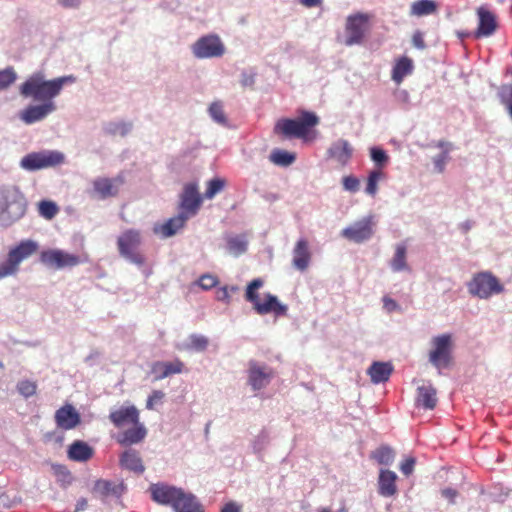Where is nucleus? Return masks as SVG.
I'll use <instances>...</instances> for the list:
<instances>
[{
  "label": "nucleus",
  "mask_w": 512,
  "mask_h": 512,
  "mask_svg": "<svg viewBox=\"0 0 512 512\" xmlns=\"http://www.w3.org/2000/svg\"><path fill=\"white\" fill-rule=\"evenodd\" d=\"M227 248L230 254L239 256L246 252L247 242L241 237H230L227 239Z\"/></svg>",
  "instance_id": "39"
},
{
  "label": "nucleus",
  "mask_w": 512,
  "mask_h": 512,
  "mask_svg": "<svg viewBox=\"0 0 512 512\" xmlns=\"http://www.w3.org/2000/svg\"><path fill=\"white\" fill-rule=\"evenodd\" d=\"M126 486L123 481H110L100 479L94 484V493L103 500H120L125 493Z\"/></svg>",
  "instance_id": "14"
},
{
  "label": "nucleus",
  "mask_w": 512,
  "mask_h": 512,
  "mask_svg": "<svg viewBox=\"0 0 512 512\" xmlns=\"http://www.w3.org/2000/svg\"><path fill=\"white\" fill-rule=\"evenodd\" d=\"M238 291V287L236 286H224L221 288H218L216 290V299L218 301L226 302L228 303L230 301L231 293H235Z\"/></svg>",
  "instance_id": "51"
},
{
  "label": "nucleus",
  "mask_w": 512,
  "mask_h": 512,
  "mask_svg": "<svg viewBox=\"0 0 512 512\" xmlns=\"http://www.w3.org/2000/svg\"><path fill=\"white\" fill-rule=\"evenodd\" d=\"M264 285V281L261 278L253 279L246 288L245 291V299L247 302L251 303L253 309L256 310V307L261 302V298L259 296L258 290L262 288Z\"/></svg>",
  "instance_id": "34"
},
{
  "label": "nucleus",
  "mask_w": 512,
  "mask_h": 512,
  "mask_svg": "<svg viewBox=\"0 0 512 512\" xmlns=\"http://www.w3.org/2000/svg\"><path fill=\"white\" fill-rule=\"evenodd\" d=\"M209 113L215 122L221 125L227 124V118L221 102H213L209 107Z\"/></svg>",
  "instance_id": "41"
},
{
  "label": "nucleus",
  "mask_w": 512,
  "mask_h": 512,
  "mask_svg": "<svg viewBox=\"0 0 512 512\" xmlns=\"http://www.w3.org/2000/svg\"><path fill=\"white\" fill-rule=\"evenodd\" d=\"M133 427L125 430L118 437L121 445H132L141 442L147 434L145 426L138 421V424H132Z\"/></svg>",
  "instance_id": "27"
},
{
  "label": "nucleus",
  "mask_w": 512,
  "mask_h": 512,
  "mask_svg": "<svg viewBox=\"0 0 512 512\" xmlns=\"http://www.w3.org/2000/svg\"><path fill=\"white\" fill-rule=\"evenodd\" d=\"M375 218L373 215L366 216L341 231V236L353 243H363L374 235Z\"/></svg>",
  "instance_id": "9"
},
{
  "label": "nucleus",
  "mask_w": 512,
  "mask_h": 512,
  "mask_svg": "<svg viewBox=\"0 0 512 512\" xmlns=\"http://www.w3.org/2000/svg\"><path fill=\"white\" fill-rule=\"evenodd\" d=\"M209 340L206 336L201 334H191L188 337V343L184 345L187 350H194L197 352H203L207 349Z\"/></svg>",
  "instance_id": "37"
},
{
  "label": "nucleus",
  "mask_w": 512,
  "mask_h": 512,
  "mask_svg": "<svg viewBox=\"0 0 512 512\" xmlns=\"http://www.w3.org/2000/svg\"><path fill=\"white\" fill-rule=\"evenodd\" d=\"M393 372V366L389 362L375 361L368 368V375L374 384L384 383L389 380Z\"/></svg>",
  "instance_id": "26"
},
{
  "label": "nucleus",
  "mask_w": 512,
  "mask_h": 512,
  "mask_svg": "<svg viewBox=\"0 0 512 512\" xmlns=\"http://www.w3.org/2000/svg\"><path fill=\"white\" fill-rule=\"evenodd\" d=\"M94 449L85 441L76 440L70 444L67 456L70 460L84 463L92 458Z\"/></svg>",
  "instance_id": "23"
},
{
  "label": "nucleus",
  "mask_w": 512,
  "mask_h": 512,
  "mask_svg": "<svg viewBox=\"0 0 512 512\" xmlns=\"http://www.w3.org/2000/svg\"><path fill=\"white\" fill-rule=\"evenodd\" d=\"M150 492L155 502L161 505H169L174 509L175 503L182 496L184 490L175 486L157 483L150 486Z\"/></svg>",
  "instance_id": "12"
},
{
  "label": "nucleus",
  "mask_w": 512,
  "mask_h": 512,
  "mask_svg": "<svg viewBox=\"0 0 512 512\" xmlns=\"http://www.w3.org/2000/svg\"><path fill=\"white\" fill-rule=\"evenodd\" d=\"M311 261L309 243L306 239H299L293 249V266L299 271H305Z\"/></svg>",
  "instance_id": "20"
},
{
  "label": "nucleus",
  "mask_w": 512,
  "mask_h": 512,
  "mask_svg": "<svg viewBox=\"0 0 512 512\" xmlns=\"http://www.w3.org/2000/svg\"><path fill=\"white\" fill-rule=\"evenodd\" d=\"M88 261V255L86 253H82L79 255H70L66 253V266H75L80 263H84Z\"/></svg>",
  "instance_id": "55"
},
{
  "label": "nucleus",
  "mask_w": 512,
  "mask_h": 512,
  "mask_svg": "<svg viewBox=\"0 0 512 512\" xmlns=\"http://www.w3.org/2000/svg\"><path fill=\"white\" fill-rule=\"evenodd\" d=\"M448 151H443L440 155L434 157L433 163L435 170L438 173H442L445 170V165L448 160Z\"/></svg>",
  "instance_id": "54"
},
{
  "label": "nucleus",
  "mask_w": 512,
  "mask_h": 512,
  "mask_svg": "<svg viewBox=\"0 0 512 512\" xmlns=\"http://www.w3.org/2000/svg\"><path fill=\"white\" fill-rule=\"evenodd\" d=\"M259 315L272 314L275 317H286L288 306L279 301V299L267 293L261 300L260 304L257 305L255 310Z\"/></svg>",
  "instance_id": "15"
},
{
  "label": "nucleus",
  "mask_w": 512,
  "mask_h": 512,
  "mask_svg": "<svg viewBox=\"0 0 512 512\" xmlns=\"http://www.w3.org/2000/svg\"><path fill=\"white\" fill-rule=\"evenodd\" d=\"M55 418L59 426L64 425V407H60L56 411Z\"/></svg>",
  "instance_id": "64"
},
{
  "label": "nucleus",
  "mask_w": 512,
  "mask_h": 512,
  "mask_svg": "<svg viewBox=\"0 0 512 512\" xmlns=\"http://www.w3.org/2000/svg\"><path fill=\"white\" fill-rule=\"evenodd\" d=\"M413 68V61L407 56H402L396 61L392 69V80L400 84L406 76L413 72Z\"/></svg>",
  "instance_id": "30"
},
{
  "label": "nucleus",
  "mask_w": 512,
  "mask_h": 512,
  "mask_svg": "<svg viewBox=\"0 0 512 512\" xmlns=\"http://www.w3.org/2000/svg\"><path fill=\"white\" fill-rule=\"evenodd\" d=\"M498 96L501 104H503L505 107H509L510 105H512V85H502L499 88Z\"/></svg>",
  "instance_id": "49"
},
{
  "label": "nucleus",
  "mask_w": 512,
  "mask_h": 512,
  "mask_svg": "<svg viewBox=\"0 0 512 512\" xmlns=\"http://www.w3.org/2000/svg\"><path fill=\"white\" fill-rule=\"evenodd\" d=\"M221 512H240V507L234 502H229L223 507Z\"/></svg>",
  "instance_id": "62"
},
{
  "label": "nucleus",
  "mask_w": 512,
  "mask_h": 512,
  "mask_svg": "<svg viewBox=\"0 0 512 512\" xmlns=\"http://www.w3.org/2000/svg\"><path fill=\"white\" fill-rule=\"evenodd\" d=\"M383 307L387 312H393L399 309L397 302L388 296L383 297Z\"/></svg>",
  "instance_id": "59"
},
{
  "label": "nucleus",
  "mask_w": 512,
  "mask_h": 512,
  "mask_svg": "<svg viewBox=\"0 0 512 512\" xmlns=\"http://www.w3.org/2000/svg\"><path fill=\"white\" fill-rule=\"evenodd\" d=\"M467 289L470 295L485 300L494 295L501 294L505 290L500 279L490 271H482L474 274L467 283Z\"/></svg>",
  "instance_id": "3"
},
{
  "label": "nucleus",
  "mask_w": 512,
  "mask_h": 512,
  "mask_svg": "<svg viewBox=\"0 0 512 512\" xmlns=\"http://www.w3.org/2000/svg\"><path fill=\"white\" fill-rule=\"evenodd\" d=\"M391 268L395 272L410 270L406 263V247L404 245H397L395 254L391 260Z\"/></svg>",
  "instance_id": "36"
},
{
  "label": "nucleus",
  "mask_w": 512,
  "mask_h": 512,
  "mask_svg": "<svg viewBox=\"0 0 512 512\" xmlns=\"http://www.w3.org/2000/svg\"><path fill=\"white\" fill-rule=\"evenodd\" d=\"M477 14L479 17V24L475 32V38L491 36L497 28L494 14L484 8H479Z\"/></svg>",
  "instance_id": "21"
},
{
  "label": "nucleus",
  "mask_w": 512,
  "mask_h": 512,
  "mask_svg": "<svg viewBox=\"0 0 512 512\" xmlns=\"http://www.w3.org/2000/svg\"><path fill=\"white\" fill-rule=\"evenodd\" d=\"M342 184L345 190L356 192L359 189L360 182L355 176L349 175L343 177Z\"/></svg>",
  "instance_id": "53"
},
{
  "label": "nucleus",
  "mask_w": 512,
  "mask_h": 512,
  "mask_svg": "<svg viewBox=\"0 0 512 512\" xmlns=\"http://www.w3.org/2000/svg\"><path fill=\"white\" fill-rule=\"evenodd\" d=\"M384 178V173L380 169H376L370 172L367 178L366 193L375 196L378 190L379 180Z\"/></svg>",
  "instance_id": "40"
},
{
  "label": "nucleus",
  "mask_w": 512,
  "mask_h": 512,
  "mask_svg": "<svg viewBox=\"0 0 512 512\" xmlns=\"http://www.w3.org/2000/svg\"><path fill=\"white\" fill-rule=\"evenodd\" d=\"M416 403L425 409L435 408L437 404L436 389L430 382L418 386Z\"/></svg>",
  "instance_id": "24"
},
{
  "label": "nucleus",
  "mask_w": 512,
  "mask_h": 512,
  "mask_svg": "<svg viewBox=\"0 0 512 512\" xmlns=\"http://www.w3.org/2000/svg\"><path fill=\"white\" fill-rule=\"evenodd\" d=\"M368 18L363 14L349 16L346 22L345 44L352 46L363 41Z\"/></svg>",
  "instance_id": "13"
},
{
  "label": "nucleus",
  "mask_w": 512,
  "mask_h": 512,
  "mask_svg": "<svg viewBox=\"0 0 512 512\" xmlns=\"http://www.w3.org/2000/svg\"><path fill=\"white\" fill-rule=\"evenodd\" d=\"M188 219L185 215L179 213L177 216L170 218L167 220L159 229V232L164 237H171L176 234L181 228L184 227L186 221Z\"/></svg>",
  "instance_id": "32"
},
{
  "label": "nucleus",
  "mask_w": 512,
  "mask_h": 512,
  "mask_svg": "<svg viewBox=\"0 0 512 512\" xmlns=\"http://www.w3.org/2000/svg\"><path fill=\"white\" fill-rule=\"evenodd\" d=\"M192 52L199 59L216 58L224 54L225 47L219 36L207 35L199 38L194 43Z\"/></svg>",
  "instance_id": "10"
},
{
  "label": "nucleus",
  "mask_w": 512,
  "mask_h": 512,
  "mask_svg": "<svg viewBox=\"0 0 512 512\" xmlns=\"http://www.w3.org/2000/svg\"><path fill=\"white\" fill-rule=\"evenodd\" d=\"M120 463L123 468L138 474L143 473L145 470L139 453L132 449L125 451L121 455Z\"/></svg>",
  "instance_id": "29"
},
{
  "label": "nucleus",
  "mask_w": 512,
  "mask_h": 512,
  "mask_svg": "<svg viewBox=\"0 0 512 512\" xmlns=\"http://www.w3.org/2000/svg\"><path fill=\"white\" fill-rule=\"evenodd\" d=\"M16 78L17 75L12 67L0 70V91L13 84Z\"/></svg>",
  "instance_id": "46"
},
{
  "label": "nucleus",
  "mask_w": 512,
  "mask_h": 512,
  "mask_svg": "<svg viewBox=\"0 0 512 512\" xmlns=\"http://www.w3.org/2000/svg\"><path fill=\"white\" fill-rule=\"evenodd\" d=\"M269 159L275 165L286 167L295 161L296 156L294 153H290L286 150L274 149L271 152Z\"/></svg>",
  "instance_id": "35"
},
{
  "label": "nucleus",
  "mask_w": 512,
  "mask_h": 512,
  "mask_svg": "<svg viewBox=\"0 0 512 512\" xmlns=\"http://www.w3.org/2000/svg\"><path fill=\"white\" fill-rule=\"evenodd\" d=\"M225 186V180L220 178H214L207 184V189L204 193V197L212 199L217 193H219Z\"/></svg>",
  "instance_id": "44"
},
{
  "label": "nucleus",
  "mask_w": 512,
  "mask_h": 512,
  "mask_svg": "<svg viewBox=\"0 0 512 512\" xmlns=\"http://www.w3.org/2000/svg\"><path fill=\"white\" fill-rule=\"evenodd\" d=\"M63 83V77L45 80L43 74L35 73L21 85L20 93L24 97H32L34 100L47 103L60 93Z\"/></svg>",
  "instance_id": "2"
},
{
  "label": "nucleus",
  "mask_w": 512,
  "mask_h": 512,
  "mask_svg": "<svg viewBox=\"0 0 512 512\" xmlns=\"http://www.w3.org/2000/svg\"><path fill=\"white\" fill-rule=\"evenodd\" d=\"M164 398V393L160 390H154L151 395H149L147 402H146V408L149 410H152L154 408V405L157 402H160Z\"/></svg>",
  "instance_id": "56"
},
{
  "label": "nucleus",
  "mask_w": 512,
  "mask_h": 512,
  "mask_svg": "<svg viewBox=\"0 0 512 512\" xmlns=\"http://www.w3.org/2000/svg\"><path fill=\"white\" fill-rule=\"evenodd\" d=\"M40 261L49 268H62L64 266V253L60 250H45L40 254Z\"/></svg>",
  "instance_id": "31"
},
{
  "label": "nucleus",
  "mask_w": 512,
  "mask_h": 512,
  "mask_svg": "<svg viewBox=\"0 0 512 512\" xmlns=\"http://www.w3.org/2000/svg\"><path fill=\"white\" fill-rule=\"evenodd\" d=\"M370 155H371V159L375 162V164L379 168L385 166L386 163L388 162V156H387L386 152L381 148H377V147L371 148Z\"/></svg>",
  "instance_id": "48"
},
{
  "label": "nucleus",
  "mask_w": 512,
  "mask_h": 512,
  "mask_svg": "<svg viewBox=\"0 0 512 512\" xmlns=\"http://www.w3.org/2000/svg\"><path fill=\"white\" fill-rule=\"evenodd\" d=\"M352 153V146L344 139L335 141L327 150L328 157L336 160L342 166H345L350 161Z\"/></svg>",
  "instance_id": "19"
},
{
  "label": "nucleus",
  "mask_w": 512,
  "mask_h": 512,
  "mask_svg": "<svg viewBox=\"0 0 512 512\" xmlns=\"http://www.w3.org/2000/svg\"><path fill=\"white\" fill-rule=\"evenodd\" d=\"M441 495L448 499L449 503L454 504L455 498L458 495V492L453 488H444L441 490Z\"/></svg>",
  "instance_id": "60"
},
{
  "label": "nucleus",
  "mask_w": 512,
  "mask_h": 512,
  "mask_svg": "<svg viewBox=\"0 0 512 512\" xmlns=\"http://www.w3.org/2000/svg\"><path fill=\"white\" fill-rule=\"evenodd\" d=\"M124 180L121 177L117 178H99L93 183L94 190L101 198H108L116 196L119 187L123 184Z\"/></svg>",
  "instance_id": "22"
},
{
  "label": "nucleus",
  "mask_w": 512,
  "mask_h": 512,
  "mask_svg": "<svg viewBox=\"0 0 512 512\" xmlns=\"http://www.w3.org/2000/svg\"><path fill=\"white\" fill-rule=\"evenodd\" d=\"M38 249L37 243L32 240L20 242L8 253L6 261L0 263V280L14 276L19 271L20 263L34 254Z\"/></svg>",
  "instance_id": "6"
},
{
  "label": "nucleus",
  "mask_w": 512,
  "mask_h": 512,
  "mask_svg": "<svg viewBox=\"0 0 512 512\" xmlns=\"http://www.w3.org/2000/svg\"><path fill=\"white\" fill-rule=\"evenodd\" d=\"M415 463L416 460L413 457L406 459L400 466L401 472L406 476L410 475L414 470Z\"/></svg>",
  "instance_id": "57"
},
{
  "label": "nucleus",
  "mask_w": 512,
  "mask_h": 512,
  "mask_svg": "<svg viewBox=\"0 0 512 512\" xmlns=\"http://www.w3.org/2000/svg\"><path fill=\"white\" fill-rule=\"evenodd\" d=\"M132 128L131 123L126 122H114L108 125L107 131L111 135L126 136Z\"/></svg>",
  "instance_id": "45"
},
{
  "label": "nucleus",
  "mask_w": 512,
  "mask_h": 512,
  "mask_svg": "<svg viewBox=\"0 0 512 512\" xmlns=\"http://www.w3.org/2000/svg\"><path fill=\"white\" fill-rule=\"evenodd\" d=\"M55 109L52 102L43 103L41 105H30L20 113L21 120L26 124L44 119L49 113Z\"/></svg>",
  "instance_id": "18"
},
{
  "label": "nucleus",
  "mask_w": 512,
  "mask_h": 512,
  "mask_svg": "<svg viewBox=\"0 0 512 512\" xmlns=\"http://www.w3.org/2000/svg\"><path fill=\"white\" fill-rule=\"evenodd\" d=\"M430 346L428 359L431 365L439 372L448 368L453 362L454 343L452 335L444 333L434 336L430 340Z\"/></svg>",
  "instance_id": "4"
},
{
  "label": "nucleus",
  "mask_w": 512,
  "mask_h": 512,
  "mask_svg": "<svg viewBox=\"0 0 512 512\" xmlns=\"http://www.w3.org/2000/svg\"><path fill=\"white\" fill-rule=\"evenodd\" d=\"M412 43L417 49L423 50L426 48V44L423 38V34L420 31H416L412 36Z\"/></svg>",
  "instance_id": "58"
},
{
  "label": "nucleus",
  "mask_w": 512,
  "mask_h": 512,
  "mask_svg": "<svg viewBox=\"0 0 512 512\" xmlns=\"http://www.w3.org/2000/svg\"><path fill=\"white\" fill-rule=\"evenodd\" d=\"M17 389L21 395L27 398L35 394L36 384L28 380H23L18 383Z\"/></svg>",
  "instance_id": "50"
},
{
  "label": "nucleus",
  "mask_w": 512,
  "mask_h": 512,
  "mask_svg": "<svg viewBox=\"0 0 512 512\" xmlns=\"http://www.w3.org/2000/svg\"><path fill=\"white\" fill-rule=\"evenodd\" d=\"M437 11V4L434 0H417L411 4L410 14L412 16H426Z\"/></svg>",
  "instance_id": "33"
},
{
  "label": "nucleus",
  "mask_w": 512,
  "mask_h": 512,
  "mask_svg": "<svg viewBox=\"0 0 512 512\" xmlns=\"http://www.w3.org/2000/svg\"><path fill=\"white\" fill-rule=\"evenodd\" d=\"M247 385L254 393L265 389L273 379V369L265 363L250 360L246 369Z\"/></svg>",
  "instance_id": "8"
},
{
  "label": "nucleus",
  "mask_w": 512,
  "mask_h": 512,
  "mask_svg": "<svg viewBox=\"0 0 512 512\" xmlns=\"http://www.w3.org/2000/svg\"><path fill=\"white\" fill-rule=\"evenodd\" d=\"M320 123L316 113L302 110L297 118L279 119L274 126V133L285 138H297L303 141H312L317 132L314 128Z\"/></svg>",
  "instance_id": "1"
},
{
  "label": "nucleus",
  "mask_w": 512,
  "mask_h": 512,
  "mask_svg": "<svg viewBox=\"0 0 512 512\" xmlns=\"http://www.w3.org/2000/svg\"><path fill=\"white\" fill-rule=\"evenodd\" d=\"M141 244V233L136 229H127L117 238L119 255L137 266L145 264V256L140 251Z\"/></svg>",
  "instance_id": "5"
},
{
  "label": "nucleus",
  "mask_w": 512,
  "mask_h": 512,
  "mask_svg": "<svg viewBox=\"0 0 512 512\" xmlns=\"http://www.w3.org/2000/svg\"><path fill=\"white\" fill-rule=\"evenodd\" d=\"M175 512H204L202 504L192 493L183 492L182 496L175 503Z\"/></svg>",
  "instance_id": "28"
},
{
  "label": "nucleus",
  "mask_w": 512,
  "mask_h": 512,
  "mask_svg": "<svg viewBox=\"0 0 512 512\" xmlns=\"http://www.w3.org/2000/svg\"><path fill=\"white\" fill-rule=\"evenodd\" d=\"M80 414L71 405L66 403V430L73 429L80 424Z\"/></svg>",
  "instance_id": "42"
},
{
  "label": "nucleus",
  "mask_w": 512,
  "mask_h": 512,
  "mask_svg": "<svg viewBox=\"0 0 512 512\" xmlns=\"http://www.w3.org/2000/svg\"><path fill=\"white\" fill-rule=\"evenodd\" d=\"M184 370V363L175 359L173 361H155L151 365V373L155 381H160L174 374H180Z\"/></svg>",
  "instance_id": "16"
},
{
  "label": "nucleus",
  "mask_w": 512,
  "mask_h": 512,
  "mask_svg": "<svg viewBox=\"0 0 512 512\" xmlns=\"http://www.w3.org/2000/svg\"><path fill=\"white\" fill-rule=\"evenodd\" d=\"M110 421L116 427H122L128 424H138L139 411L135 406L121 407L109 414Z\"/></svg>",
  "instance_id": "17"
},
{
  "label": "nucleus",
  "mask_w": 512,
  "mask_h": 512,
  "mask_svg": "<svg viewBox=\"0 0 512 512\" xmlns=\"http://www.w3.org/2000/svg\"><path fill=\"white\" fill-rule=\"evenodd\" d=\"M202 204V197L198 191L197 183H187L180 195L179 209L187 219L196 215Z\"/></svg>",
  "instance_id": "11"
},
{
  "label": "nucleus",
  "mask_w": 512,
  "mask_h": 512,
  "mask_svg": "<svg viewBox=\"0 0 512 512\" xmlns=\"http://www.w3.org/2000/svg\"><path fill=\"white\" fill-rule=\"evenodd\" d=\"M255 83V74L243 72L241 77V84L243 87H253Z\"/></svg>",
  "instance_id": "61"
},
{
  "label": "nucleus",
  "mask_w": 512,
  "mask_h": 512,
  "mask_svg": "<svg viewBox=\"0 0 512 512\" xmlns=\"http://www.w3.org/2000/svg\"><path fill=\"white\" fill-rule=\"evenodd\" d=\"M303 6L311 8L322 4V0H298Z\"/></svg>",
  "instance_id": "63"
},
{
  "label": "nucleus",
  "mask_w": 512,
  "mask_h": 512,
  "mask_svg": "<svg viewBox=\"0 0 512 512\" xmlns=\"http://www.w3.org/2000/svg\"><path fill=\"white\" fill-rule=\"evenodd\" d=\"M63 160L64 156L61 152L42 150L25 155L20 161V167L26 171H37L56 167L60 165Z\"/></svg>",
  "instance_id": "7"
},
{
  "label": "nucleus",
  "mask_w": 512,
  "mask_h": 512,
  "mask_svg": "<svg viewBox=\"0 0 512 512\" xmlns=\"http://www.w3.org/2000/svg\"><path fill=\"white\" fill-rule=\"evenodd\" d=\"M269 443V435L266 431H261L252 441V450L255 454H260Z\"/></svg>",
  "instance_id": "47"
},
{
  "label": "nucleus",
  "mask_w": 512,
  "mask_h": 512,
  "mask_svg": "<svg viewBox=\"0 0 512 512\" xmlns=\"http://www.w3.org/2000/svg\"><path fill=\"white\" fill-rule=\"evenodd\" d=\"M217 284V277L211 274H204L198 280V285L204 290H209L215 287Z\"/></svg>",
  "instance_id": "52"
},
{
  "label": "nucleus",
  "mask_w": 512,
  "mask_h": 512,
  "mask_svg": "<svg viewBox=\"0 0 512 512\" xmlns=\"http://www.w3.org/2000/svg\"><path fill=\"white\" fill-rule=\"evenodd\" d=\"M59 211L57 205L52 201H41L39 203V213L46 219H52Z\"/></svg>",
  "instance_id": "43"
},
{
  "label": "nucleus",
  "mask_w": 512,
  "mask_h": 512,
  "mask_svg": "<svg viewBox=\"0 0 512 512\" xmlns=\"http://www.w3.org/2000/svg\"><path fill=\"white\" fill-rule=\"evenodd\" d=\"M397 475L391 470H381L378 479V492L383 497H391L396 494Z\"/></svg>",
  "instance_id": "25"
},
{
  "label": "nucleus",
  "mask_w": 512,
  "mask_h": 512,
  "mask_svg": "<svg viewBox=\"0 0 512 512\" xmlns=\"http://www.w3.org/2000/svg\"><path fill=\"white\" fill-rule=\"evenodd\" d=\"M395 453L389 446L383 445L373 452V458L382 465H390L394 461Z\"/></svg>",
  "instance_id": "38"
}]
</instances>
